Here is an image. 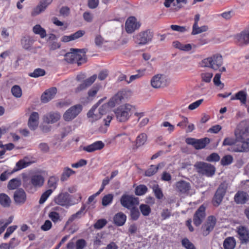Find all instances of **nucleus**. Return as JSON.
Here are the masks:
<instances>
[{
	"mask_svg": "<svg viewBox=\"0 0 249 249\" xmlns=\"http://www.w3.org/2000/svg\"><path fill=\"white\" fill-rule=\"evenodd\" d=\"M153 190L155 193V195L156 197L158 199H160L163 197V193L162 192L161 190L160 189V188L158 185L157 184V185H154L153 186Z\"/></svg>",
	"mask_w": 249,
	"mask_h": 249,
	"instance_id": "13d9d810",
	"label": "nucleus"
},
{
	"mask_svg": "<svg viewBox=\"0 0 249 249\" xmlns=\"http://www.w3.org/2000/svg\"><path fill=\"white\" fill-rule=\"evenodd\" d=\"M210 139L205 138L200 140H196L194 147L196 149H200L204 148L207 144L210 142Z\"/></svg>",
	"mask_w": 249,
	"mask_h": 249,
	"instance_id": "e433bc0d",
	"label": "nucleus"
},
{
	"mask_svg": "<svg viewBox=\"0 0 249 249\" xmlns=\"http://www.w3.org/2000/svg\"><path fill=\"white\" fill-rule=\"evenodd\" d=\"M112 119V116L110 115H108L106 118H104L103 120V122L104 124L101 125L98 128L97 131L98 132L103 134L106 133Z\"/></svg>",
	"mask_w": 249,
	"mask_h": 249,
	"instance_id": "cd10ccee",
	"label": "nucleus"
},
{
	"mask_svg": "<svg viewBox=\"0 0 249 249\" xmlns=\"http://www.w3.org/2000/svg\"><path fill=\"white\" fill-rule=\"evenodd\" d=\"M86 52L85 49H71L70 52L65 54V60L69 63H77L78 66H80L86 61Z\"/></svg>",
	"mask_w": 249,
	"mask_h": 249,
	"instance_id": "f257e3e1",
	"label": "nucleus"
},
{
	"mask_svg": "<svg viewBox=\"0 0 249 249\" xmlns=\"http://www.w3.org/2000/svg\"><path fill=\"white\" fill-rule=\"evenodd\" d=\"M54 202L62 206L70 205L71 200L70 195L68 193H61L54 198Z\"/></svg>",
	"mask_w": 249,
	"mask_h": 249,
	"instance_id": "2eb2a0df",
	"label": "nucleus"
},
{
	"mask_svg": "<svg viewBox=\"0 0 249 249\" xmlns=\"http://www.w3.org/2000/svg\"><path fill=\"white\" fill-rule=\"evenodd\" d=\"M233 160V158L231 155L225 156L221 160V164L222 165H227L231 164Z\"/></svg>",
	"mask_w": 249,
	"mask_h": 249,
	"instance_id": "bf43d9fd",
	"label": "nucleus"
},
{
	"mask_svg": "<svg viewBox=\"0 0 249 249\" xmlns=\"http://www.w3.org/2000/svg\"><path fill=\"white\" fill-rule=\"evenodd\" d=\"M175 186L177 191L181 194H188L191 188L190 183L184 180L177 182Z\"/></svg>",
	"mask_w": 249,
	"mask_h": 249,
	"instance_id": "6ab92c4d",
	"label": "nucleus"
},
{
	"mask_svg": "<svg viewBox=\"0 0 249 249\" xmlns=\"http://www.w3.org/2000/svg\"><path fill=\"white\" fill-rule=\"evenodd\" d=\"M100 103V101L95 105L87 113V116L89 119V121L92 124L99 120L102 117V116L97 109L98 106Z\"/></svg>",
	"mask_w": 249,
	"mask_h": 249,
	"instance_id": "f3484780",
	"label": "nucleus"
},
{
	"mask_svg": "<svg viewBox=\"0 0 249 249\" xmlns=\"http://www.w3.org/2000/svg\"><path fill=\"white\" fill-rule=\"evenodd\" d=\"M227 189V184L225 182L221 183L219 186L213 198V204L214 206L217 207L221 204Z\"/></svg>",
	"mask_w": 249,
	"mask_h": 249,
	"instance_id": "6e6552de",
	"label": "nucleus"
},
{
	"mask_svg": "<svg viewBox=\"0 0 249 249\" xmlns=\"http://www.w3.org/2000/svg\"><path fill=\"white\" fill-rule=\"evenodd\" d=\"M200 76L203 82L210 83L213 76V73L210 71H204L201 73Z\"/></svg>",
	"mask_w": 249,
	"mask_h": 249,
	"instance_id": "37998d69",
	"label": "nucleus"
},
{
	"mask_svg": "<svg viewBox=\"0 0 249 249\" xmlns=\"http://www.w3.org/2000/svg\"><path fill=\"white\" fill-rule=\"evenodd\" d=\"M58 179L54 176H52L49 178L48 181V185L49 188H51L53 191L54 190L57 186V182Z\"/></svg>",
	"mask_w": 249,
	"mask_h": 249,
	"instance_id": "49530a36",
	"label": "nucleus"
},
{
	"mask_svg": "<svg viewBox=\"0 0 249 249\" xmlns=\"http://www.w3.org/2000/svg\"><path fill=\"white\" fill-rule=\"evenodd\" d=\"M156 166L151 165L149 168L145 172V176L147 177H151L157 172Z\"/></svg>",
	"mask_w": 249,
	"mask_h": 249,
	"instance_id": "e2e57ef3",
	"label": "nucleus"
},
{
	"mask_svg": "<svg viewBox=\"0 0 249 249\" xmlns=\"http://www.w3.org/2000/svg\"><path fill=\"white\" fill-rule=\"evenodd\" d=\"M104 146L105 144L102 141H97L90 145L84 146L83 149L88 152L91 153L102 149Z\"/></svg>",
	"mask_w": 249,
	"mask_h": 249,
	"instance_id": "a878e982",
	"label": "nucleus"
},
{
	"mask_svg": "<svg viewBox=\"0 0 249 249\" xmlns=\"http://www.w3.org/2000/svg\"><path fill=\"white\" fill-rule=\"evenodd\" d=\"M140 27V25L136 22L134 17H130L125 22V30L127 33H132Z\"/></svg>",
	"mask_w": 249,
	"mask_h": 249,
	"instance_id": "b1692460",
	"label": "nucleus"
},
{
	"mask_svg": "<svg viewBox=\"0 0 249 249\" xmlns=\"http://www.w3.org/2000/svg\"><path fill=\"white\" fill-rule=\"evenodd\" d=\"M127 91L122 90L118 91L111 99L110 103L113 102L114 104H119L124 99L126 94Z\"/></svg>",
	"mask_w": 249,
	"mask_h": 249,
	"instance_id": "2f4dec72",
	"label": "nucleus"
},
{
	"mask_svg": "<svg viewBox=\"0 0 249 249\" xmlns=\"http://www.w3.org/2000/svg\"><path fill=\"white\" fill-rule=\"evenodd\" d=\"M12 95L16 98H20L22 95V90L18 85H15L11 88Z\"/></svg>",
	"mask_w": 249,
	"mask_h": 249,
	"instance_id": "a18cd8bd",
	"label": "nucleus"
},
{
	"mask_svg": "<svg viewBox=\"0 0 249 249\" xmlns=\"http://www.w3.org/2000/svg\"><path fill=\"white\" fill-rule=\"evenodd\" d=\"M208 30V27L206 25L198 27L197 24H193L192 35H196L203 32H205Z\"/></svg>",
	"mask_w": 249,
	"mask_h": 249,
	"instance_id": "58836bf2",
	"label": "nucleus"
},
{
	"mask_svg": "<svg viewBox=\"0 0 249 249\" xmlns=\"http://www.w3.org/2000/svg\"><path fill=\"white\" fill-rule=\"evenodd\" d=\"M14 200L17 204H23L26 200V194L23 189L20 188L14 192Z\"/></svg>",
	"mask_w": 249,
	"mask_h": 249,
	"instance_id": "aec40b11",
	"label": "nucleus"
},
{
	"mask_svg": "<svg viewBox=\"0 0 249 249\" xmlns=\"http://www.w3.org/2000/svg\"><path fill=\"white\" fill-rule=\"evenodd\" d=\"M113 196L112 194H108L105 196L102 201V204L104 206H107L110 204L113 200Z\"/></svg>",
	"mask_w": 249,
	"mask_h": 249,
	"instance_id": "864d4df0",
	"label": "nucleus"
},
{
	"mask_svg": "<svg viewBox=\"0 0 249 249\" xmlns=\"http://www.w3.org/2000/svg\"><path fill=\"white\" fill-rule=\"evenodd\" d=\"M45 74V71L44 70L38 68L34 70L33 72L29 74V75L32 77L37 78L39 76H43Z\"/></svg>",
	"mask_w": 249,
	"mask_h": 249,
	"instance_id": "8fccbe9b",
	"label": "nucleus"
},
{
	"mask_svg": "<svg viewBox=\"0 0 249 249\" xmlns=\"http://www.w3.org/2000/svg\"><path fill=\"white\" fill-rule=\"evenodd\" d=\"M234 38L239 45L242 46L248 45L249 44V28L237 34Z\"/></svg>",
	"mask_w": 249,
	"mask_h": 249,
	"instance_id": "dca6fc26",
	"label": "nucleus"
},
{
	"mask_svg": "<svg viewBox=\"0 0 249 249\" xmlns=\"http://www.w3.org/2000/svg\"><path fill=\"white\" fill-rule=\"evenodd\" d=\"M216 219L213 216H209L208 217L207 221L202 225L201 230L202 234L206 236L212 231L216 224Z\"/></svg>",
	"mask_w": 249,
	"mask_h": 249,
	"instance_id": "f8f14e48",
	"label": "nucleus"
},
{
	"mask_svg": "<svg viewBox=\"0 0 249 249\" xmlns=\"http://www.w3.org/2000/svg\"><path fill=\"white\" fill-rule=\"evenodd\" d=\"M52 1L53 0H41L39 4L33 10L32 15L35 16L39 14L44 11Z\"/></svg>",
	"mask_w": 249,
	"mask_h": 249,
	"instance_id": "412c9836",
	"label": "nucleus"
},
{
	"mask_svg": "<svg viewBox=\"0 0 249 249\" xmlns=\"http://www.w3.org/2000/svg\"><path fill=\"white\" fill-rule=\"evenodd\" d=\"M147 187L144 185H140L135 188V193L137 196H142L147 191Z\"/></svg>",
	"mask_w": 249,
	"mask_h": 249,
	"instance_id": "de8ad7c7",
	"label": "nucleus"
},
{
	"mask_svg": "<svg viewBox=\"0 0 249 249\" xmlns=\"http://www.w3.org/2000/svg\"><path fill=\"white\" fill-rule=\"evenodd\" d=\"M126 215L122 212H119L116 213L113 218L114 223L118 226L124 225L126 221Z\"/></svg>",
	"mask_w": 249,
	"mask_h": 249,
	"instance_id": "7c9ffc66",
	"label": "nucleus"
},
{
	"mask_svg": "<svg viewBox=\"0 0 249 249\" xmlns=\"http://www.w3.org/2000/svg\"><path fill=\"white\" fill-rule=\"evenodd\" d=\"M97 109L101 115L102 116L103 115L106 114L109 109V107L108 104H104L101 106L99 108L97 107Z\"/></svg>",
	"mask_w": 249,
	"mask_h": 249,
	"instance_id": "052dcab7",
	"label": "nucleus"
},
{
	"mask_svg": "<svg viewBox=\"0 0 249 249\" xmlns=\"http://www.w3.org/2000/svg\"><path fill=\"white\" fill-rule=\"evenodd\" d=\"M153 37V33L148 29L139 33L136 36V38L139 45H145L148 42L151 41Z\"/></svg>",
	"mask_w": 249,
	"mask_h": 249,
	"instance_id": "9b49d317",
	"label": "nucleus"
},
{
	"mask_svg": "<svg viewBox=\"0 0 249 249\" xmlns=\"http://www.w3.org/2000/svg\"><path fill=\"white\" fill-rule=\"evenodd\" d=\"M34 39L29 36H24L21 40L22 47L26 50L29 49L34 43Z\"/></svg>",
	"mask_w": 249,
	"mask_h": 249,
	"instance_id": "72a5a7b5",
	"label": "nucleus"
},
{
	"mask_svg": "<svg viewBox=\"0 0 249 249\" xmlns=\"http://www.w3.org/2000/svg\"><path fill=\"white\" fill-rule=\"evenodd\" d=\"M236 141L249 142V122L242 121L238 125L234 132Z\"/></svg>",
	"mask_w": 249,
	"mask_h": 249,
	"instance_id": "20e7f679",
	"label": "nucleus"
},
{
	"mask_svg": "<svg viewBox=\"0 0 249 249\" xmlns=\"http://www.w3.org/2000/svg\"><path fill=\"white\" fill-rule=\"evenodd\" d=\"M81 216L82 215L81 212H77L76 213L71 215L67 221L66 223V226L68 225L69 224L71 223L73 221L75 220V219L80 218Z\"/></svg>",
	"mask_w": 249,
	"mask_h": 249,
	"instance_id": "680f3d73",
	"label": "nucleus"
},
{
	"mask_svg": "<svg viewBox=\"0 0 249 249\" xmlns=\"http://www.w3.org/2000/svg\"><path fill=\"white\" fill-rule=\"evenodd\" d=\"M86 77V76L84 73H80L76 76V79L77 81L81 82L83 80L84 81L83 83L80 84L75 88V93H78L83 90L86 89L94 82L97 77V76L96 74H93L90 77L85 79Z\"/></svg>",
	"mask_w": 249,
	"mask_h": 249,
	"instance_id": "39448f33",
	"label": "nucleus"
},
{
	"mask_svg": "<svg viewBox=\"0 0 249 249\" xmlns=\"http://www.w3.org/2000/svg\"><path fill=\"white\" fill-rule=\"evenodd\" d=\"M140 209L143 215L147 216L151 212V208L146 204H141L140 206Z\"/></svg>",
	"mask_w": 249,
	"mask_h": 249,
	"instance_id": "6e6d98bb",
	"label": "nucleus"
},
{
	"mask_svg": "<svg viewBox=\"0 0 249 249\" xmlns=\"http://www.w3.org/2000/svg\"><path fill=\"white\" fill-rule=\"evenodd\" d=\"M107 223V221L105 219L98 220L94 225V227L96 229L103 228Z\"/></svg>",
	"mask_w": 249,
	"mask_h": 249,
	"instance_id": "0e129e2a",
	"label": "nucleus"
},
{
	"mask_svg": "<svg viewBox=\"0 0 249 249\" xmlns=\"http://www.w3.org/2000/svg\"><path fill=\"white\" fill-rule=\"evenodd\" d=\"M120 203L124 207L130 209L138 205L139 200L132 195H124L121 197Z\"/></svg>",
	"mask_w": 249,
	"mask_h": 249,
	"instance_id": "0eeeda50",
	"label": "nucleus"
},
{
	"mask_svg": "<svg viewBox=\"0 0 249 249\" xmlns=\"http://www.w3.org/2000/svg\"><path fill=\"white\" fill-rule=\"evenodd\" d=\"M194 166L197 169V172L208 177L213 176L215 171V167L211 164L203 162H197Z\"/></svg>",
	"mask_w": 249,
	"mask_h": 249,
	"instance_id": "423d86ee",
	"label": "nucleus"
},
{
	"mask_svg": "<svg viewBox=\"0 0 249 249\" xmlns=\"http://www.w3.org/2000/svg\"><path fill=\"white\" fill-rule=\"evenodd\" d=\"M231 150L234 152H248L249 151V142L245 141H236Z\"/></svg>",
	"mask_w": 249,
	"mask_h": 249,
	"instance_id": "4468645a",
	"label": "nucleus"
},
{
	"mask_svg": "<svg viewBox=\"0 0 249 249\" xmlns=\"http://www.w3.org/2000/svg\"><path fill=\"white\" fill-rule=\"evenodd\" d=\"M39 116L37 112H33L30 114L28 121V126L31 130H35L39 124Z\"/></svg>",
	"mask_w": 249,
	"mask_h": 249,
	"instance_id": "a211bd4d",
	"label": "nucleus"
},
{
	"mask_svg": "<svg viewBox=\"0 0 249 249\" xmlns=\"http://www.w3.org/2000/svg\"><path fill=\"white\" fill-rule=\"evenodd\" d=\"M205 209V207L202 205L195 212L194 215L193 222L196 226L200 225L205 218L206 216Z\"/></svg>",
	"mask_w": 249,
	"mask_h": 249,
	"instance_id": "ddd939ff",
	"label": "nucleus"
},
{
	"mask_svg": "<svg viewBox=\"0 0 249 249\" xmlns=\"http://www.w3.org/2000/svg\"><path fill=\"white\" fill-rule=\"evenodd\" d=\"M44 177L40 174H35L30 177V183L34 188H40L44 183Z\"/></svg>",
	"mask_w": 249,
	"mask_h": 249,
	"instance_id": "5701e85b",
	"label": "nucleus"
},
{
	"mask_svg": "<svg viewBox=\"0 0 249 249\" xmlns=\"http://www.w3.org/2000/svg\"><path fill=\"white\" fill-rule=\"evenodd\" d=\"M102 86L100 84H95L88 92V99L92 100L94 98L98 92L101 89Z\"/></svg>",
	"mask_w": 249,
	"mask_h": 249,
	"instance_id": "473e14b6",
	"label": "nucleus"
},
{
	"mask_svg": "<svg viewBox=\"0 0 249 249\" xmlns=\"http://www.w3.org/2000/svg\"><path fill=\"white\" fill-rule=\"evenodd\" d=\"M167 81V77L165 75L157 74L152 77L150 83L153 88L158 89L166 86Z\"/></svg>",
	"mask_w": 249,
	"mask_h": 249,
	"instance_id": "9d476101",
	"label": "nucleus"
},
{
	"mask_svg": "<svg viewBox=\"0 0 249 249\" xmlns=\"http://www.w3.org/2000/svg\"><path fill=\"white\" fill-rule=\"evenodd\" d=\"M33 32L36 34L39 35L41 38H44L46 36L45 30L42 28L40 25H36L33 28Z\"/></svg>",
	"mask_w": 249,
	"mask_h": 249,
	"instance_id": "c03bdc74",
	"label": "nucleus"
},
{
	"mask_svg": "<svg viewBox=\"0 0 249 249\" xmlns=\"http://www.w3.org/2000/svg\"><path fill=\"white\" fill-rule=\"evenodd\" d=\"M146 71V70L145 69H142V70H139L138 72V73L135 75H131L129 78V80L127 81L128 83H130L132 81L138 79L142 76H143L145 74V72Z\"/></svg>",
	"mask_w": 249,
	"mask_h": 249,
	"instance_id": "5fc2aeb1",
	"label": "nucleus"
},
{
	"mask_svg": "<svg viewBox=\"0 0 249 249\" xmlns=\"http://www.w3.org/2000/svg\"><path fill=\"white\" fill-rule=\"evenodd\" d=\"M147 138V135L144 133L139 135L137 138L136 144L132 147V150L135 151L139 147L143 145L146 142Z\"/></svg>",
	"mask_w": 249,
	"mask_h": 249,
	"instance_id": "c756f323",
	"label": "nucleus"
},
{
	"mask_svg": "<svg viewBox=\"0 0 249 249\" xmlns=\"http://www.w3.org/2000/svg\"><path fill=\"white\" fill-rule=\"evenodd\" d=\"M135 109V107L129 104H125L117 107L114 110L117 120L121 123L126 122Z\"/></svg>",
	"mask_w": 249,
	"mask_h": 249,
	"instance_id": "f03ea898",
	"label": "nucleus"
},
{
	"mask_svg": "<svg viewBox=\"0 0 249 249\" xmlns=\"http://www.w3.org/2000/svg\"><path fill=\"white\" fill-rule=\"evenodd\" d=\"M21 185V180L19 178H13L10 180L7 185V187L10 190H14L20 186Z\"/></svg>",
	"mask_w": 249,
	"mask_h": 249,
	"instance_id": "ea45409f",
	"label": "nucleus"
},
{
	"mask_svg": "<svg viewBox=\"0 0 249 249\" xmlns=\"http://www.w3.org/2000/svg\"><path fill=\"white\" fill-rule=\"evenodd\" d=\"M11 203L10 198L5 194H0V204L4 207H8Z\"/></svg>",
	"mask_w": 249,
	"mask_h": 249,
	"instance_id": "c9c22d12",
	"label": "nucleus"
},
{
	"mask_svg": "<svg viewBox=\"0 0 249 249\" xmlns=\"http://www.w3.org/2000/svg\"><path fill=\"white\" fill-rule=\"evenodd\" d=\"M239 100L244 105H245L247 101V94L243 90H241L235 94L234 97H232L231 100Z\"/></svg>",
	"mask_w": 249,
	"mask_h": 249,
	"instance_id": "4c0bfd02",
	"label": "nucleus"
},
{
	"mask_svg": "<svg viewBox=\"0 0 249 249\" xmlns=\"http://www.w3.org/2000/svg\"><path fill=\"white\" fill-rule=\"evenodd\" d=\"M30 163V162L26 161L24 159L20 160L16 163L17 169H14V171H17L24 168L28 166Z\"/></svg>",
	"mask_w": 249,
	"mask_h": 249,
	"instance_id": "603ef678",
	"label": "nucleus"
},
{
	"mask_svg": "<svg viewBox=\"0 0 249 249\" xmlns=\"http://www.w3.org/2000/svg\"><path fill=\"white\" fill-rule=\"evenodd\" d=\"M181 244L182 246L186 249H196L194 244L187 238L183 239L181 241Z\"/></svg>",
	"mask_w": 249,
	"mask_h": 249,
	"instance_id": "4d7b16f0",
	"label": "nucleus"
},
{
	"mask_svg": "<svg viewBox=\"0 0 249 249\" xmlns=\"http://www.w3.org/2000/svg\"><path fill=\"white\" fill-rule=\"evenodd\" d=\"M135 115L138 117V121L140 122V125L141 126L145 125L149 122V119L147 117L144 116V114L142 112L135 113Z\"/></svg>",
	"mask_w": 249,
	"mask_h": 249,
	"instance_id": "79ce46f5",
	"label": "nucleus"
},
{
	"mask_svg": "<svg viewBox=\"0 0 249 249\" xmlns=\"http://www.w3.org/2000/svg\"><path fill=\"white\" fill-rule=\"evenodd\" d=\"M249 198V195L244 191H238L234 196V201L237 204H245Z\"/></svg>",
	"mask_w": 249,
	"mask_h": 249,
	"instance_id": "bb28decb",
	"label": "nucleus"
},
{
	"mask_svg": "<svg viewBox=\"0 0 249 249\" xmlns=\"http://www.w3.org/2000/svg\"><path fill=\"white\" fill-rule=\"evenodd\" d=\"M222 64V56L219 54L204 58L199 63V66L202 68L207 67L214 70L218 69Z\"/></svg>",
	"mask_w": 249,
	"mask_h": 249,
	"instance_id": "7ed1b4c3",
	"label": "nucleus"
},
{
	"mask_svg": "<svg viewBox=\"0 0 249 249\" xmlns=\"http://www.w3.org/2000/svg\"><path fill=\"white\" fill-rule=\"evenodd\" d=\"M82 106L76 105L71 107L63 114V117L65 121H71L74 119L81 111Z\"/></svg>",
	"mask_w": 249,
	"mask_h": 249,
	"instance_id": "1a4fd4ad",
	"label": "nucleus"
},
{
	"mask_svg": "<svg viewBox=\"0 0 249 249\" xmlns=\"http://www.w3.org/2000/svg\"><path fill=\"white\" fill-rule=\"evenodd\" d=\"M61 118L60 114L57 112H50L43 117V121L47 124L57 122Z\"/></svg>",
	"mask_w": 249,
	"mask_h": 249,
	"instance_id": "393cba45",
	"label": "nucleus"
},
{
	"mask_svg": "<svg viewBox=\"0 0 249 249\" xmlns=\"http://www.w3.org/2000/svg\"><path fill=\"white\" fill-rule=\"evenodd\" d=\"M130 211V217L133 220H137L140 216V213L138 209L135 206L129 209Z\"/></svg>",
	"mask_w": 249,
	"mask_h": 249,
	"instance_id": "09e8293b",
	"label": "nucleus"
},
{
	"mask_svg": "<svg viewBox=\"0 0 249 249\" xmlns=\"http://www.w3.org/2000/svg\"><path fill=\"white\" fill-rule=\"evenodd\" d=\"M75 173V172L70 168L65 167L63 169V173L61 176L60 179L64 181L66 180L72 175Z\"/></svg>",
	"mask_w": 249,
	"mask_h": 249,
	"instance_id": "a19ab883",
	"label": "nucleus"
},
{
	"mask_svg": "<svg viewBox=\"0 0 249 249\" xmlns=\"http://www.w3.org/2000/svg\"><path fill=\"white\" fill-rule=\"evenodd\" d=\"M220 160L219 156L216 153H213L206 158V160L213 162V161H218Z\"/></svg>",
	"mask_w": 249,
	"mask_h": 249,
	"instance_id": "338daca9",
	"label": "nucleus"
},
{
	"mask_svg": "<svg viewBox=\"0 0 249 249\" xmlns=\"http://www.w3.org/2000/svg\"><path fill=\"white\" fill-rule=\"evenodd\" d=\"M236 142V138L234 139L231 138H226L224 139L222 145L223 146L226 145H230L231 147L233 146V145L235 144Z\"/></svg>",
	"mask_w": 249,
	"mask_h": 249,
	"instance_id": "69168bd1",
	"label": "nucleus"
},
{
	"mask_svg": "<svg viewBox=\"0 0 249 249\" xmlns=\"http://www.w3.org/2000/svg\"><path fill=\"white\" fill-rule=\"evenodd\" d=\"M238 233L242 243H247L249 242V231L245 227H240Z\"/></svg>",
	"mask_w": 249,
	"mask_h": 249,
	"instance_id": "c85d7f7f",
	"label": "nucleus"
},
{
	"mask_svg": "<svg viewBox=\"0 0 249 249\" xmlns=\"http://www.w3.org/2000/svg\"><path fill=\"white\" fill-rule=\"evenodd\" d=\"M38 148L41 152L46 153L49 152L50 147L47 143L42 142L38 145Z\"/></svg>",
	"mask_w": 249,
	"mask_h": 249,
	"instance_id": "774afa93",
	"label": "nucleus"
},
{
	"mask_svg": "<svg viewBox=\"0 0 249 249\" xmlns=\"http://www.w3.org/2000/svg\"><path fill=\"white\" fill-rule=\"evenodd\" d=\"M52 189H48L45 192H44L41 196V197L39 200V203L40 204H43L47 200V199L49 197V196L52 194Z\"/></svg>",
	"mask_w": 249,
	"mask_h": 249,
	"instance_id": "3c124183",
	"label": "nucleus"
},
{
	"mask_svg": "<svg viewBox=\"0 0 249 249\" xmlns=\"http://www.w3.org/2000/svg\"><path fill=\"white\" fill-rule=\"evenodd\" d=\"M236 245V242L232 237L226 238L223 243L224 249H234Z\"/></svg>",
	"mask_w": 249,
	"mask_h": 249,
	"instance_id": "f704fd0d",
	"label": "nucleus"
},
{
	"mask_svg": "<svg viewBox=\"0 0 249 249\" xmlns=\"http://www.w3.org/2000/svg\"><path fill=\"white\" fill-rule=\"evenodd\" d=\"M57 92L56 88H51L46 90L41 95V101L42 103H46L53 99Z\"/></svg>",
	"mask_w": 249,
	"mask_h": 249,
	"instance_id": "4be33fe9",
	"label": "nucleus"
}]
</instances>
